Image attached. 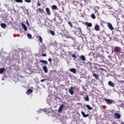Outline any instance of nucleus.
Wrapping results in <instances>:
<instances>
[{"label": "nucleus", "instance_id": "nucleus-42", "mask_svg": "<svg viewBox=\"0 0 124 124\" xmlns=\"http://www.w3.org/2000/svg\"><path fill=\"white\" fill-rule=\"evenodd\" d=\"M26 22H27V25H29V21L27 20V21H26Z\"/></svg>", "mask_w": 124, "mask_h": 124}, {"label": "nucleus", "instance_id": "nucleus-3", "mask_svg": "<svg viewBox=\"0 0 124 124\" xmlns=\"http://www.w3.org/2000/svg\"><path fill=\"white\" fill-rule=\"evenodd\" d=\"M121 48L119 46L114 47V53H119L121 52Z\"/></svg>", "mask_w": 124, "mask_h": 124}, {"label": "nucleus", "instance_id": "nucleus-37", "mask_svg": "<svg viewBox=\"0 0 124 124\" xmlns=\"http://www.w3.org/2000/svg\"><path fill=\"white\" fill-rule=\"evenodd\" d=\"M48 62H52V59L51 58H49L48 59Z\"/></svg>", "mask_w": 124, "mask_h": 124}, {"label": "nucleus", "instance_id": "nucleus-29", "mask_svg": "<svg viewBox=\"0 0 124 124\" xmlns=\"http://www.w3.org/2000/svg\"><path fill=\"white\" fill-rule=\"evenodd\" d=\"M16 2L23 3V0H15Z\"/></svg>", "mask_w": 124, "mask_h": 124}, {"label": "nucleus", "instance_id": "nucleus-24", "mask_svg": "<svg viewBox=\"0 0 124 124\" xmlns=\"http://www.w3.org/2000/svg\"><path fill=\"white\" fill-rule=\"evenodd\" d=\"M39 39L40 43H42V42H43V39L41 36H39Z\"/></svg>", "mask_w": 124, "mask_h": 124}, {"label": "nucleus", "instance_id": "nucleus-20", "mask_svg": "<svg viewBox=\"0 0 124 124\" xmlns=\"http://www.w3.org/2000/svg\"><path fill=\"white\" fill-rule=\"evenodd\" d=\"M86 26L87 27H89V28H91L93 26V24L91 23L86 22Z\"/></svg>", "mask_w": 124, "mask_h": 124}, {"label": "nucleus", "instance_id": "nucleus-36", "mask_svg": "<svg viewBox=\"0 0 124 124\" xmlns=\"http://www.w3.org/2000/svg\"><path fill=\"white\" fill-rule=\"evenodd\" d=\"M119 83H120L121 84H124V80H120L119 81Z\"/></svg>", "mask_w": 124, "mask_h": 124}, {"label": "nucleus", "instance_id": "nucleus-17", "mask_svg": "<svg viewBox=\"0 0 124 124\" xmlns=\"http://www.w3.org/2000/svg\"><path fill=\"white\" fill-rule=\"evenodd\" d=\"M59 22H58V24H62V18L61 16H59Z\"/></svg>", "mask_w": 124, "mask_h": 124}, {"label": "nucleus", "instance_id": "nucleus-40", "mask_svg": "<svg viewBox=\"0 0 124 124\" xmlns=\"http://www.w3.org/2000/svg\"><path fill=\"white\" fill-rule=\"evenodd\" d=\"M94 73H95V71L92 70V74H93H93H95Z\"/></svg>", "mask_w": 124, "mask_h": 124}, {"label": "nucleus", "instance_id": "nucleus-1", "mask_svg": "<svg viewBox=\"0 0 124 124\" xmlns=\"http://www.w3.org/2000/svg\"><path fill=\"white\" fill-rule=\"evenodd\" d=\"M104 100H105L107 104H108L109 105H110V104L115 103V101H114L113 100H110L106 98H105Z\"/></svg>", "mask_w": 124, "mask_h": 124}, {"label": "nucleus", "instance_id": "nucleus-7", "mask_svg": "<svg viewBox=\"0 0 124 124\" xmlns=\"http://www.w3.org/2000/svg\"><path fill=\"white\" fill-rule=\"evenodd\" d=\"M73 90H74V88L73 87H71L70 89H69V93H70L71 95L74 93V91H73Z\"/></svg>", "mask_w": 124, "mask_h": 124}, {"label": "nucleus", "instance_id": "nucleus-2", "mask_svg": "<svg viewBox=\"0 0 124 124\" xmlns=\"http://www.w3.org/2000/svg\"><path fill=\"white\" fill-rule=\"evenodd\" d=\"M77 30L78 31H76L75 32V34H76L77 36H81V34H82V30L81 29V28L79 27Z\"/></svg>", "mask_w": 124, "mask_h": 124}, {"label": "nucleus", "instance_id": "nucleus-9", "mask_svg": "<svg viewBox=\"0 0 124 124\" xmlns=\"http://www.w3.org/2000/svg\"><path fill=\"white\" fill-rule=\"evenodd\" d=\"M43 70H44L45 73H48V68L46 65L43 66Z\"/></svg>", "mask_w": 124, "mask_h": 124}, {"label": "nucleus", "instance_id": "nucleus-11", "mask_svg": "<svg viewBox=\"0 0 124 124\" xmlns=\"http://www.w3.org/2000/svg\"><path fill=\"white\" fill-rule=\"evenodd\" d=\"M63 107H64V105H61L59 108L58 112H62V109H63Z\"/></svg>", "mask_w": 124, "mask_h": 124}, {"label": "nucleus", "instance_id": "nucleus-34", "mask_svg": "<svg viewBox=\"0 0 124 124\" xmlns=\"http://www.w3.org/2000/svg\"><path fill=\"white\" fill-rule=\"evenodd\" d=\"M25 2H27L28 3H30L31 2V0H24Z\"/></svg>", "mask_w": 124, "mask_h": 124}, {"label": "nucleus", "instance_id": "nucleus-6", "mask_svg": "<svg viewBox=\"0 0 124 124\" xmlns=\"http://www.w3.org/2000/svg\"><path fill=\"white\" fill-rule=\"evenodd\" d=\"M46 12L48 16H51V11H50V9H49V8L46 7Z\"/></svg>", "mask_w": 124, "mask_h": 124}, {"label": "nucleus", "instance_id": "nucleus-35", "mask_svg": "<svg viewBox=\"0 0 124 124\" xmlns=\"http://www.w3.org/2000/svg\"><path fill=\"white\" fill-rule=\"evenodd\" d=\"M44 81H47V79H43L41 80V83H43V82H44Z\"/></svg>", "mask_w": 124, "mask_h": 124}, {"label": "nucleus", "instance_id": "nucleus-45", "mask_svg": "<svg viewBox=\"0 0 124 124\" xmlns=\"http://www.w3.org/2000/svg\"><path fill=\"white\" fill-rule=\"evenodd\" d=\"M103 69H102V68L100 69L101 70H103Z\"/></svg>", "mask_w": 124, "mask_h": 124}, {"label": "nucleus", "instance_id": "nucleus-10", "mask_svg": "<svg viewBox=\"0 0 124 124\" xmlns=\"http://www.w3.org/2000/svg\"><path fill=\"white\" fill-rule=\"evenodd\" d=\"M69 71H70V72H72L73 73H74V74H76V73L77 72V71H76V69L75 68H70L69 69Z\"/></svg>", "mask_w": 124, "mask_h": 124}, {"label": "nucleus", "instance_id": "nucleus-21", "mask_svg": "<svg viewBox=\"0 0 124 124\" xmlns=\"http://www.w3.org/2000/svg\"><path fill=\"white\" fill-rule=\"evenodd\" d=\"M80 58L81 59V60H82V61H86V57H85V56L84 55H81L80 56Z\"/></svg>", "mask_w": 124, "mask_h": 124}, {"label": "nucleus", "instance_id": "nucleus-31", "mask_svg": "<svg viewBox=\"0 0 124 124\" xmlns=\"http://www.w3.org/2000/svg\"><path fill=\"white\" fill-rule=\"evenodd\" d=\"M27 93H32V90L31 89H29L28 90H27Z\"/></svg>", "mask_w": 124, "mask_h": 124}, {"label": "nucleus", "instance_id": "nucleus-41", "mask_svg": "<svg viewBox=\"0 0 124 124\" xmlns=\"http://www.w3.org/2000/svg\"><path fill=\"white\" fill-rule=\"evenodd\" d=\"M54 21H55V22H57V20L56 19V17H55L54 19H53Z\"/></svg>", "mask_w": 124, "mask_h": 124}, {"label": "nucleus", "instance_id": "nucleus-27", "mask_svg": "<svg viewBox=\"0 0 124 124\" xmlns=\"http://www.w3.org/2000/svg\"><path fill=\"white\" fill-rule=\"evenodd\" d=\"M27 36L29 39H32V36L31 34H27Z\"/></svg>", "mask_w": 124, "mask_h": 124}, {"label": "nucleus", "instance_id": "nucleus-18", "mask_svg": "<svg viewBox=\"0 0 124 124\" xmlns=\"http://www.w3.org/2000/svg\"><path fill=\"white\" fill-rule=\"evenodd\" d=\"M84 99L85 100V101H89L90 98H89V95H86V97L84 98Z\"/></svg>", "mask_w": 124, "mask_h": 124}, {"label": "nucleus", "instance_id": "nucleus-25", "mask_svg": "<svg viewBox=\"0 0 124 124\" xmlns=\"http://www.w3.org/2000/svg\"><path fill=\"white\" fill-rule=\"evenodd\" d=\"M93 77H94V78H95V79H96V80H97L98 79V76H97V74H93Z\"/></svg>", "mask_w": 124, "mask_h": 124}, {"label": "nucleus", "instance_id": "nucleus-15", "mask_svg": "<svg viewBox=\"0 0 124 124\" xmlns=\"http://www.w3.org/2000/svg\"><path fill=\"white\" fill-rule=\"evenodd\" d=\"M5 71V68H0V74H2Z\"/></svg>", "mask_w": 124, "mask_h": 124}, {"label": "nucleus", "instance_id": "nucleus-33", "mask_svg": "<svg viewBox=\"0 0 124 124\" xmlns=\"http://www.w3.org/2000/svg\"><path fill=\"white\" fill-rule=\"evenodd\" d=\"M50 33L51 34V35H53L54 36V35H55V32H54V31L51 30L50 31Z\"/></svg>", "mask_w": 124, "mask_h": 124}, {"label": "nucleus", "instance_id": "nucleus-26", "mask_svg": "<svg viewBox=\"0 0 124 124\" xmlns=\"http://www.w3.org/2000/svg\"><path fill=\"white\" fill-rule=\"evenodd\" d=\"M86 107H87V108H88V109H89V110H93V108L91 107L90 105H86Z\"/></svg>", "mask_w": 124, "mask_h": 124}, {"label": "nucleus", "instance_id": "nucleus-30", "mask_svg": "<svg viewBox=\"0 0 124 124\" xmlns=\"http://www.w3.org/2000/svg\"><path fill=\"white\" fill-rule=\"evenodd\" d=\"M91 17L92 18V19H95V18H96L95 15H94V14H92Z\"/></svg>", "mask_w": 124, "mask_h": 124}, {"label": "nucleus", "instance_id": "nucleus-12", "mask_svg": "<svg viewBox=\"0 0 124 124\" xmlns=\"http://www.w3.org/2000/svg\"><path fill=\"white\" fill-rule=\"evenodd\" d=\"M40 62H42V63H44V64H48V62L47 61H45V60H40L39 61Z\"/></svg>", "mask_w": 124, "mask_h": 124}, {"label": "nucleus", "instance_id": "nucleus-39", "mask_svg": "<svg viewBox=\"0 0 124 124\" xmlns=\"http://www.w3.org/2000/svg\"><path fill=\"white\" fill-rule=\"evenodd\" d=\"M37 5L38 6H40L41 5V4H40V3L38 2L37 3Z\"/></svg>", "mask_w": 124, "mask_h": 124}, {"label": "nucleus", "instance_id": "nucleus-4", "mask_svg": "<svg viewBox=\"0 0 124 124\" xmlns=\"http://www.w3.org/2000/svg\"><path fill=\"white\" fill-rule=\"evenodd\" d=\"M114 117L116 118V119H117V120H119V119H121V114H120L118 113L115 112L114 114Z\"/></svg>", "mask_w": 124, "mask_h": 124}, {"label": "nucleus", "instance_id": "nucleus-13", "mask_svg": "<svg viewBox=\"0 0 124 124\" xmlns=\"http://www.w3.org/2000/svg\"><path fill=\"white\" fill-rule=\"evenodd\" d=\"M108 85H109V86H110V87H115L114 83H113V82L111 81H108Z\"/></svg>", "mask_w": 124, "mask_h": 124}, {"label": "nucleus", "instance_id": "nucleus-22", "mask_svg": "<svg viewBox=\"0 0 124 124\" xmlns=\"http://www.w3.org/2000/svg\"><path fill=\"white\" fill-rule=\"evenodd\" d=\"M22 27L24 31H28V28L27 27V26H26L25 24H22Z\"/></svg>", "mask_w": 124, "mask_h": 124}, {"label": "nucleus", "instance_id": "nucleus-28", "mask_svg": "<svg viewBox=\"0 0 124 124\" xmlns=\"http://www.w3.org/2000/svg\"><path fill=\"white\" fill-rule=\"evenodd\" d=\"M37 11H39V12H44V10L43 9H41V8H39L37 10Z\"/></svg>", "mask_w": 124, "mask_h": 124}, {"label": "nucleus", "instance_id": "nucleus-14", "mask_svg": "<svg viewBox=\"0 0 124 124\" xmlns=\"http://www.w3.org/2000/svg\"><path fill=\"white\" fill-rule=\"evenodd\" d=\"M0 26L2 29H6L7 25L5 24V23H1Z\"/></svg>", "mask_w": 124, "mask_h": 124}, {"label": "nucleus", "instance_id": "nucleus-32", "mask_svg": "<svg viewBox=\"0 0 124 124\" xmlns=\"http://www.w3.org/2000/svg\"><path fill=\"white\" fill-rule=\"evenodd\" d=\"M68 25L71 27V28H73V25H72V23H71L70 21H69L68 22Z\"/></svg>", "mask_w": 124, "mask_h": 124}, {"label": "nucleus", "instance_id": "nucleus-8", "mask_svg": "<svg viewBox=\"0 0 124 124\" xmlns=\"http://www.w3.org/2000/svg\"><path fill=\"white\" fill-rule=\"evenodd\" d=\"M94 30L95 31H100V27H99V25L96 24L94 27Z\"/></svg>", "mask_w": 124, "mask_h": 124}, {"label": "nucleus", "instance_id": "nucleus-43", "mask_svg": "<svg viewBox=\"0 0 124 124\" xmlns=\"http://www.w3.org/2000/svg\"><path fill=\"white\" fill-rule=\"evenodd\" d=\"M73 40H75V38H72Z\"/></svg>", "mask_w": 124, "mask_h": 124}, {"label": "nucleus", "instance_id": "nucleus-44", "mask_svg": "<svg viewBox=\"0 0 124 124\" xmlns=\"http://www.w3.org/2000/svg\"><path fill=\"white\" fill-rule=\"evenodd\" d=\"M121 124H124V122H122Z\"/></svg>", "mask_w": 124, "mask_h": 124}, {"label": "nucleus", "instance_id": "nucleus-5", "mask_svg": "<svg viewBox=\"0 0 124 124\" xmlns=\"http://www.w3.org/2000/svg\"><path fill=\"white\" fill-rule=\"evenodd\" d=\"M107 25L110 31H113L114 30V27H113V26H112V24L110 23H107Z\"/></svg>", "mask_w": 124, "mask_h": 124}, {"label": "nucleus", "instance_id": "nucleus-19", "mask_svg": "<svg viewBox=\"0 0 124 124\" xmlns=\"http://www.w3.org/2000/svg\"><path fill=\"white\" fill-rule=\"evenodd\" d=\"M51 8H52V10H56V9H57V8H58V7H57V5H53L51 6Z\"/></svg>", "mask_w": 124, "mask_h": 124}, {"label": "nucleus", "instance_id": "nucleus-16", "mask_svg": "<svg viewBox=\"0 0 124 124\" xmlns=\"http://www.w3.org/2000/svg\"><path fill=\"white\" fill-rule=\"evenodd\" d=\"M81 114L82 115L83 117H84V118H87V117H89V114H85V112H84V111H81Z\"/></svg>", "mask_w": 124, "mask_h": 124}, {"label": "nucleus", "instance_id": "nucleus-38", "mask_svg": "<svg viewBox=\"0 0 124 124\" xmlns=\"http://www.w3.org/2000/svg\"><path fill=\"white\" fill-rule=\"evenodd\" d=\"M42 57H46V53H43L42 54Z\"/></svg>", "mask_w": 124, "mask_h": 124}, {"label": "nucleus", "instance_id": "nucleus-23", "mask_svg": "<svg viewBox=\"0 0 124 124\" xmlns=\"http://www.w3.org/2000/svg\"><path fill=\"white\" fill-rule=\"evenodd\" d=\"M71 57L73 58V60H76L77 57L76 56V55L75 54H72Z\"/></svg>", "mask_w": 124, "mask_h": 124}]
</instances>
